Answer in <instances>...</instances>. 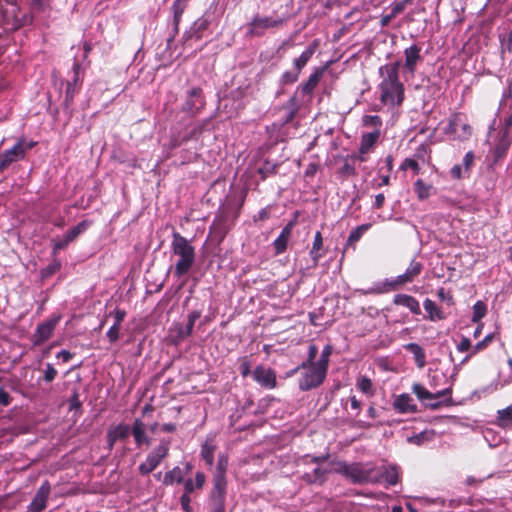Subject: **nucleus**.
<instances>
[{
	"label": "nucleus",
	"instance_id": "nucleus-52",
	"mask_svg": "<svg viewBox=\"0 0 512 512\" xmlns=\"http://www.w3.org/2000/svg\"><path fill=\"white\" fill-rule=\"evenodd\" d=\"M400 169H402V170L411 169L414 172V174H416V175L419 174V172H420V166H419L418 162L412 158H406L401 163Z\"/></svg>",
	"mask_w": 512,
	"mask_h": 512
},
{
	"label": "nucleus",
	"instance_id": "nucleus-29",
	"mask_svg": "<svg viewBox=\"0 0 512 512\" xmlns=\"http://www.w3.org/2000/svg\"><path fill=\"white\" fill-rule=\"evenodd\" d=\"M323 249V236L320 231H317L314 235V241L311 247V250L309 252L310 257L313 261V267L318 266V262L320 258L324 255V253H321V250Z\"/></svg>",
	"mask_w": 512,
	"mask_h": 512
},
{
	"label": "nucleus",
	"instance_id": "nucleus-34",
	"mask_svg": "<svg viewBox=\"0 0 512 512\" xmlns=\"http://www.w3.org/2000/svg\"><path fill=\"white\" fill-rule=\"evenodd\" d=\"M284 108L288 110V113L283 119L282 125H286L292 122L299 111V104L296 96L290 97L289 100L286 102Z\"/></svg>",
	"mask_w": 512,
	"mask_h": 512
},
{
	"label": "nucleus",
	"instance_id": "nucleus-30",
	"mask_svg": "<svg viewBox=\"0 0 512 512\" xmlns=\"http://www.w3.org/2000/svg\"><path fill=\"white\" fill-rule=\"evenodd\" d=\"M184 481V472L179 466L173 467L167 471L162 479L165 486H171L175 483L181 484Z\"/></svg>",
	"mask_w": 512,
	"mask_h": 512
},
{
	"label": "nucleus",
	"instance_id": "nucleus-3",
	"mask_svg": "<svg viewBox=\"0 0 512 512\" xmlns=\"http://www.w3.org/2000/svg\"><path fill=\"white\" fill-rule=\"evenodd\" d=\"M171 250L172 253L178 257L173 273L177 278H180L186 275L193 267L196 258L195 248L184 236L178 232H174Z\"/></svg>",
	"mask_w": 512,
	"mask_h": 512
},
{
	"label": "nucleus",
	"instance_id": "nucleus-1",
	"mask_svg": "<svg viewBox=\"0 0 512 512\" xmlns=\"http://www.w3.org/2000/svg\"><path fill=\"white\" fill-rule=\"evenodd\" d=\"M399 62L388 63L379 68L382 78L378 84L379 100L390 108L400 106L404 101V85L399 80Z\"/></svg>",
	"mask_w": 512,
	"mask_h": 512
},
{
	"label": "nucleus",
	"instance_id": "nucleus-33",
	"mask_svg": "<svg viewBox=\"0 0 512 512\" xmlns=\"http://www.w3.org/2000/svg\"><path fill=\"white\" fill-rule=\"evenodd\" d=\"M190 0H174L172 5L173 10V23L175 26L176 32L178 31V26L180 24L182 15L186 10L188 3Z\"/></svg>",
	"mask_w": 512,
	"mask_h": 512
},
{
	"label": "nucleus",
	"instance_id": "nucleus-45",
	"mask_svg": "<svg viewBox=\"0 0 512 512\" xmlns=\"http://www.w3.org/2000/svg\"><path fill=\"white\" fill-rule=\"evenodd\" d=\"M486 347H487V344H486L483 340H482V341H480V342H478V343H476L474 346H472V348H471V352H469L468 354H466V355L464 356V358H463V359H461V360H460V362H459L458 364H455V365H454V370H455V371H458V370H459V368H460L464 363H466V362L471 358V356H472V355H474V354L478 353L479 351L483 350V349H484V348H486Z\"/></svg>",
	"mask_w": 512,
	"mask_h": 512
},
{
	"label": "nucleus",
	"instance_id": "nucleus-50",
	"mask_svg": "<svg viewBox=\"0 0 512 512\" xmlns=\"http://www.w3.org/2000/svg\"><path fill=\"white\" fill-rule=\"evenodd\" d=\"M239 371L244 378L251 374V361L247 356L239 359Z\"/></svg>",
	"mask_w": 512,
	"mask_h": 512
},
{
	"label": "nucleus",
	"instance_id": "nucleus-49",
	"mask_svg": "<svg viewBox=\"0 0 512 512\" xmlns=\"http://www.w3.org/2000/svg\"><path fill=\"white\" fill-rule=\"evenodd\" d=\"M60 268H61V263L59 261L55 260L41 270V277L49 278L52 275H54L56 272H58L60 270Z\"/></svg>",
	"mask_w": 512,
	"mask_h": 512
},
{
	"label": "nucleus",
	"instance_id": "nucleus-11",
	"mask_svg": "<svg viewBox=\"0 0 512 512\" xmlns=\"http://www.w3.org/2000/svg\"><path fill=\"white\" fill-rule=\"evenodd\" d=\"M422 47L418 44H413L404 50V70L410 74H414L417 66L424 61V57L421 54Z\"/></svg>",
	"mask_w": 512,
	"mask_h": 512
},
{
	"label": "nucleus",
	"instance_id": "nucleus-8",
	"mask_svg": "<svg viewBox=\"0 0 512 512\" xmlns=\"http://www.w3.org/2000/svg\"><path fill=\"white\" fill-rule=\"evenodd\" d=\"M285 20L280 17L255 15L247 24L246 35L249 37H263L269 29H279Z\"/></svg>",
	"mask_w": 512,
	"mask_h": 512
},
{
	"label": "nucleus",
	"instance_id": "nucleus-20",
	"mask_svg": "<svg viewBox=\"0 0 512 512\" xmlns=\"http://www.w3.org/2000/svg\"><path fill=\"white\" fill-rule=\"evenodd\" d=\"M294 222L290 221L280 232L279 236L274 240L273 247L276 255L284 253L287 249L289 239L291 237Z\"/></svg>",
	"mask_w": 512,
	"mask_h": 512
},
{
	"label": "nucleus",
	"instance_id": "nucleus-19",
	"mask_svg": "<svg viewBox=\"0 0 512 512\" xmlns=\"http://www.w3.org/2000/svg\"><path fill=\"white\" fill-rule=\"evenodd\" d=\"M325 70L326 66L316 68L307 81L303 82L298 87V90H300L304 95H311L322 79Z\"/></svg>",
	"mask_w": 512,
	"mask_h": 512
},
{
	"label": "nucleus",
	"instance_id": "nucleus-21",
	"mask_svg": "<svg viewBox=\"0 0 512 512\" xmlns=\"http://www.w3.org/2000/svg\"><path fill=\"white\" fill-rule=\"evenodd\" d=\"M393 407L399 413L417 412V405L414 403L413 398L407 393L398 395L393 402Z\"/></svg>",
	"mask_w": 512,
	"mask_h": 512
},
{
	"label": "nucleus",
	"instance_id": "nucleus-56",
	"mask_svg": "<svg viewBox=\"0 0 512 512\" xmlns=\"http://www.w3.org/2000/svg\"><path fill=\"white\" fill-rule=\"evenodd\" d=\"M69 244L70 242L65 236H63L61 239L53 240V254H57L60 250L65 249Z\"/></svg>",
	"mask_w": 512,
	"mask_h": 512
},
{
	"label": "nucleus",
	"instance_id": "nucleus-43",
	"mask_svg": "<svg viewBox=\"0 0 512 512\" xmlns=\"http://www.w3.org/2000/svg\"><path fill=\"white\" fill-rule=\"evenodd\" d=\"M498 424L501 427H506L512 424V405L505 409L498 410L497 412Z\"/></svg>",
	"mask_w": 512,
	"mask_h": 512
},
{
	"label": "nucleus",
	"instance_id": "nucleus-38",
	"mask_svg": "<svg viewBox=\"0 0 512 512\" xmlns=\"http://www.w3.org/2000/svg\"><path fill=\"white\" fill-rule=\"evenodd\" d=\"M337 173L342 177H352L357 175L356 164L352 161V159L347 155L344 158L343 165L338 169Z\"/></svg>",
	"mask_w": 512,
	"mask_h": 512
},
{
	"label": "nucleus",
	"instance_id": "nucleus-63",
	"mask_svg": "<svg viewBox=\"0 0 512 512\" xmlns=\"http://www.w3.org/2000/svg\"><path fill=\"white\" fill-rule=\"evenodd\" d=\"M76 93V86L72 82L67 83L65 101L72 102Z\"/></svg>",
	"mask_w": 512,
	"mask_h": 512
},
{
	"label": "nucleus",
	"instance_id": "nucleus-53",
	"mask_svg": "<svg viewBox=\"0 0 512 512\" xmlns=\"http://www.w3.org/2000/svg\"><path fill=\"white\" fill-rule=\"evenodd\" d=\"M57 374H58V372L53 367V365L50 364V363H47L46 364V369L44 371V375L42 377V380L47 382V383H50V382H52L56 378Z\"/></svg>",
	"mask_w": 512,
	"mask_h": 512
},
{
	"label": "nucleus",
	"instance_id": "nucleus-46",
	"mask_svg": "<svg viewBox=\"0 0 512 512\" xmlns=\"http://www.w3.org/2000/svg\"><path fill=\"white\" fill-rule=\"evenodd\" d=\"M332 352H333L332 345H330V344L326 345L324 347V349L322 350V353H321L319 359H317V364L321 365L322 367H324L328 370L330 356L332 355Z\"/></svg>",
	"mask_w": 512,
	"mask_h": 512
},
{
	"label": "nucleus",
	"instance_id": "nucleus-25",
	"mask_svg": "<svg viewBox=\"0 0 512 512\" xmlns=\"http://www.w3.org/2000/svg\"><path fill=\"white\" fill-rule=\"evenodd\" d=\"M394 304L407 307L413 314H421V308L419 302L410 295L397 294L393 300Z\"/></svg>",
	"mask_w": 512,
	"mask_h": 512
},
{
	"label": "nucleus",
	"instance_id": "nucleus-51",
	"mask_svg": "<svg viewBox=\"0 0 512 512\" xmlns=\"http://www.w3.org/2000/svg\"><path fill=\"white\" fill-rule=\"evenodd\" d=\"M318 354V347L315 344H310L308 347L307 359L301 364L315 365L317 363L316 357Z\"/></svg>",
	"mask_w": 512,
	"mask_h": 512
},
{
	"label": "nucleus",
	"instance_id": "nucleus-26",
	"mask_svg": "<svg viewBox=\"0 0 512 512\" xmlns=\"http://www.w3.org/2000/svg\"><path fill=\"white\" fill-rule=\"evenodd\" d=\"M413 393L417 396V398L424 404L427 400H437L440 397L444 396L448 389H444L443 391H438L436 393H431L421 384H414L412 387Z\"/></svg>",
	"mask_w": 512,
	"mask_h": 512
},
{
	"label": "nucleus",
	"instance_id": "nucleus-41",
	"mask_svg": "<svg viewBox=\"0 0 512 512\" xmlns=\"http://www.w3.org/2000/svg\"><path fill=\"white\" fill-rule=\"evenodd\" d=\"M424 309L425 311L428 313V317L431 319V320H436V319H443L444 316L442 315V312L440 311V309L438 308V306L436 305V303L430 299H426L424 301Z\"/></svg>",
	"mask_w": 512,
	"mask_h": 512
},
{
	"label": "nucleus",
	"instance_id": "nucleus-5",
	"mask_svg": "<svg viewBox=\"0 0 512 512\" xmlns=\"http://www.w3.org/2000/svg\"><path fill=\"white\" fill-rule=\"evenodd\" d=\"M296 373H300L298 388L306 392L320 387L327 377L328 370L317 363L315 365L300 364L289 371L287 376L290 377Z\"/></svg>",
	"mask_w": 512,
	"mask_h": 512
},
{
	"label": "nucleus",
	"instance_id": "nucleus-28",
	"mask_svg": "<svg viewBox=\"0 0 512 512\" xmlns=\"http://www.w3.org/2000/svg\"><path fill=\"white\" fill-rule=\"evenodd\" d=\"M510 145H511V140L509 138V130H508V128H506L505 131L502 133V135H501L500 139L498 140L496 147L494 149L495 161H498L505 156Z\"/></svg>",
	"mask_w": 512,
	"mask_h": 512
},
{
	"label": "nucleus",
	"instance_id": "nucleus-27",
	"mask_svg": "<svg viewBox=\"0 0 512 512\" xmlns=\"http://www.w3.org/2000/svg\"><path fill=\"white\" fill-rule=\"evenodd\" d=\"M381 136V131H372L363 133L360 140V148L362 154H368L374 145L378 142Z\"/></svg>",
	"mask_w": 512,
	"mask_h": 512
},
{
	"label": "nucleus",
	"instance_id": "nucleus-31",
	"mask_svg": "<svg viewBox=\"0 0 512 512\" xmlns=\"http://www.w3.org/2000/svg\"><path fill=\"white\" fill-rule=\"evenodd\" d=\"M404 348L414 356V360L419 368L426 365V355L423 348L417 343H408Z\"/></svg>",
	"mask_w": 512,
	"mask_h": 512
},
{
	"label": "nucleus",
	"instance_id": "nucleus-9",
	"mask_svg": "<svg viewBox=\"0 0 512 512\" xmlns=\"http://www.w3.org/2000/svg\"><path fill=\"white\" fill-rule=\"evenodd\" d=\"M51 492L49 481H44L38 488L31 503L27 506L25 512H42L47 507V501Z\"/></svg>",
	"mask_w": 512,
	"mask_h": 512
},
{
	"label": "nucleus",
	"instance_id": "nucleus-7",
	"mask_svg": "<svg viewBox=\"0 0 512 512\" xmlns=\"http://www.w3.org/2000/svg\"><path fill=\"white\" fill-rule=\"evenodd\" d=\"M171 441L161 439L159 444L148 453L146 460L138 466L141 475H148L153 472L162 461L169 455Z\"/></svg>",
	"mask_w": 512,
	"mask_h": 512
},
{
	"label": "nucleus",
	"instance_id": "nucleus-37",
	"mask_svg": "<svg viewBox=\"0 0 512 512\" xmlns=\"http://www.w3.org/2000/svg\"><path fill=\"white\" fill-rule=\"evenodd\" d=\"M356 387L358 390L368 396H373L375 393L372 380L366 375H361L357 378Z\"/></svg>",
	"mask_w": 512,
	"mask_h": 512
},
{
	"label": "nucleus",
	"instance_id": "nucleus-48",
	"mask_svg": "<svg viewBox=\"0 0 512 512\" xmlns=\"http://www.w3.org/2000/svg\"><path fill=\"white\" fill-rule=\"evenodd\" d=\"M486 305L482 301H477L473 306V322H479L486 314Z\"/></svg>",
	"mask_w": 512,
	"mask_h": 512
},
{
	"label": "nucleus",
	"instance_id": "nucleus-62",
	"mask_svg": "<svg viewBox=\"0 0 512 512\" xmlns=\"http://www.w3.org/2000/svg\"><path fill=\"white\" fill-rule=\"evenodd\" d=\"M111 315L114 317V324L120 325L123 322L124 318L126 317V312L124 310L116 308Z\"/></svg>",
	"mask_w": 512,
	"mask_h": 512
},
{
	"label": "nucleus",
	"instance_id": "nucleus-18",
	"mask_svg": "<svg viewBox=\"0 0 512 512\" xmlns=\"http://www.w3.org/2000/svg\"><path fill=\"white\" fill-rule=\"evenodd\" d=\"M130 433H132L137 447L151 444V439L146 434V425L142 420H134L132 427H130Z\"/></svg>",
	"mask_w": 512,
	"mask_h": 512
},
{
	"label": "nucleus",
	"instance_id": "nucleus-47",
	"mask_svg": "<svg viewBox=\"0 0 512 512\" xmlns=\"http://www.w3.org/2000/svg\"><path fill=\"white\" fill-rule=\"evenodd\" d=\"M300 73L295 69L290 71H285L280 78V82L282 85H291L295 83L299 79Z\"/></svg>",
	"mask_w": 512,
	"mask_h": 512
},
{
	"label": "nucleus",
	"instance_id": "nucleus-4",
	"mask_svg": "<svg viewBox=\"0 0 512 512\" xmlns=\"http://www.w3.org/2000/svg\"><path fill=\"white\" fill-rule=\"evenodd\" d=\"M333 471L349 479L354 484H376L374 464L372 463H351L337 461L334 463Z\"/></svg>",
	"mask_w": 512,
	"mask_h": 512
},
{
	"label": "nucleus",
	"instance_id": "nucleus-17",
	"mask_svg": "<svg viewBox=\"0 0 512 512\" xmlns=\"http://www.w3.org/2000/svg\"><path fill=\"white\" fill-rule=\"evenodd\" d=\"M329 471L316 465L311 470L299 471L301 473L300 478L307 484H323L326 481V475Z\"/></svg>",
	"mask_w": 512,
	"mask_h": 512
},
{
	"label": "nucleus",
	"instance_id": "nucleus-12",
	"mask_svg": "<svg viewBox=\"0 0 512 512\" xmlns=\"http://www.w3.org/2000/svg\"><path fill=\"white\" fill-rule=\"evenodd\" d=\"M472 134V129L466 121L465 116L461 114L454 115L450 120V135L455 139L467 140Z\"/></svg>",
	"mask_w": 512,
	"mask_h": 512
},
{
	"label": "nucleus",
	"instance_id": "nucleus-13",
	"mask_svg": "<svg viewBox=\"0 0 512 512\" xmlns=\"http://www.w3.org/2000/svg\"><path fill=\"white\" fill-rule=\"evenodd\" d=\"M205 106L203 91L200 87H194L188 91V98L183 106V110L187 113L197 114Z\"/></svg>",
	"mask_w": 512,
	"mask_h": 512
},
{
	"label": "nucleus",
	"instance_id": "nucleus-23",
	"mask_svg": "<svg viewBox=\"0 0 512 512\" xmlns=\"http://www.w3.org/2000/svg\"><path fill=\"white\" fill-rule=\"evenodd\" d=\"M318 41L314 40L312 41L308 47L301 53V55L294 59V69L298 71L301 74L302 69L307 65V63L310 61L314 53L316 52V49L318 48Z\"/></svg>",
	"mask_w": 512,
	"mask_h": 512
},
{
	"label": "nucleus",
	"instance_id": "nucleus-54",
	"mask_svg": "<svg viewBox=\"0 0 512 512\" xmlns=\"http://www.w3.org/2000/svg\"><path fill=\"white\" fill-rule=\"evenodd\" d=\"M120 325L113 324L107 331L106 336L110 343H115L119 339Z\"/></svg>",
	"mask_w": 512,
	"mask_h": 512
},
{
	"label": "nucleus",
	"instance_id": "nucleus-16",
	"mask_svg": "<svg viewBox=\"0 0 512 512\" xmlns=\"http://www.w3.org/2000/svg\"><path fill=\"white\" fill-rule=\"evenodd\" d=\"M130 435V426L128 424H118L111 426L107 431V444L109 450H112L115 443L119 440H125Z\"/></svg>",
	"mask_w": 512,
	"mask_h": 512
},
{
	"label": "nucleus",
	"instance_id": "nucleus-15",
	"mask_svg": "<svg viewBox=\"0 0 512 512\" xmlns=\"http://www.w3.org/2000/svg\"><path fill=\"white\" fill-rule=\"evenodd\" d=\"M25 159L21 145L18 142L15 145L0 154V173L8 169L13 163Z\"/></svg>",
	"mask_w": 512,
	"mask_h": 512
},
{
	"label": "nucleus",
	"instance_id": "nucleus-64",
	"mask_svg": "<svg viewBox=\"0 0 512 512\" xmlns=\"http://www.w3.org/2000/svg\"><path fill=\"white\" fill-rule=\"evenodd\" d=\"M194 481V484L196 486L197 489H202L205 482H206V476L203 472L201 471H198L196 474H195V479L193 480Z\"/></svg>",
	"mask_w": 512,
	"mask_h": 512
},
{
	"label": "nucleus",
	"instance_id": "nucleus-40",
	"mask_svg": "<svg viewBox=\"0 0 512 512\" xmlns=\"http://www.w3.org/2000/svg\"><path fill=\"white\" fill-rule=\"evenodd\" d=\"M362 125L367 128H372L373 131H381L383 122L378 115H364L362 117Z\"/></svg>",
	"mask_w": 512,
	"mask_h": 512
},
{
	"label": "nucleus",
	"instance_id": "nucleus-44",
	"mask_svg": "<svg viewBox=\"0 0 512 512\" xmlns=\"http://www.w3.org/2000/svg\"><path fill=\"white\" fill-rule=\"evenodd\" d=\"M329 458V454H324L320 456H310V455H304L301 457L298 461V465H305L309 466L310 464H316L318 466H321V463L327 461Z\"/></svg>",
	"mask_w": 512,
	"mask_h": 512
},
{
	"label": "nucleus",
	"instance_id": "nucleus-58",
	"mask_svg": "<svg viewBox=\"0 0 512 512\" xmlns=\"http://www.w3.org/2000/svg\"><path fill=\"white\" fill-rule=\"evenodd\" d=\"M17 142L21 145L25 156L29 150L37 145L36 141H27L24 137L19 138Z\"/></svg>",
	"mask_w": 512,
	"mask_h": 512
},
{
	"label": "nucleus",
	"instance_id": "nucleus-59",
	"mask_svg": "<svg viewBox=\"0 0 512 512\" xmlns=\"http://www.w3.org/2000/svg\"><path fill=\"white\" fill-rule=\"evenodd\" d=\"M182 483H184V492L182 495L190 496L191 494L197 489L193 479L188 478L184 480Z\"/></svg>",
	"mask_w": 512,
	"mask_h": 512
},
{
	"label": "nucleus",
	"instance_id": "nucleus-36",
	"mask_svg": "<svg viewBox=\"0 0 512 512\" xmlns=\"http://www.w3.org/2000/svg\"><path fill=\"white\" fill-rule=\"evenodd\" d=\"M92 224V221L83 220L79 222L76 226L70 229L64 236L71 243L73 242L80 234L85 232Z\"/></svg>",
	"mask_w": 512,
	"mask_h": 512
},
{
	"label": "nucleus",
	"instance_id": "nucleus-61",
	"mask_svg": "<svg viewBox=\"0 0 512 512\" xmlns=\"http://www.w3.org/2000/svg\"><path fill=\"white\" fill-rule=\"evenodd\" d=\"M181 508L184 512H193V508L191 506V497L186 495H181L180 497Z\"/></svg>",
	"mask_w": 512,
	"mask_h": 512
},
{
	"label": "nucleus",
	"instance_id": "nucleus-22",
	"mask_svg": "<svg viewBox=\"0 0 512 512\" xmlns=\"http://www.w3.org/2000/svg\"><path fill=\"white\" fill-rule=\"evenodd\" d=\"M217 449V444L215 441L214 435H208L206 440L201 445L200 455L202 459L205 461L208 467H212L214 464V453Z\"/></svg>",
	"mask_w": 512,
	"mask_h": 512
},
{
	"label": "nucleus",
	"instance_id": "nucleus-42",
	"mask_svg": "<svg viewBox=\"0 0 512 512\" xmlns=\"http://www.w3.org/2000/svg\"><path fill=\"white\" fill-rule=\"evenodd\" d=\"M431 185L426 184L422 179H418L414 183V191L419 200H425L430 195Z\"/></svg>",
	"mask_w": 512,
	"mask_h": 512
},
{
	"label": "nucleus",
	"instance_id": "nucleus-35",
	"mask_svg": "<svg viewBox=\"0 0 512 512\" xmlns=\"http://www.w3.org/2000/svg\"><path fill=\"white\" fill-rule=\"evenodd\" d=\"M279 165L266 159L263 164L258 168L257 173L260 175L261 180H265L270 176L278 173Z\"/></svg>",
	"mask_w": 512,
	"mask_h": 512
},
{
	"label": "nucleus",
	"instance_id": "nucleus-57",
	"mask_svg": "<svg viewBox=\"0 0 512 512\" xmlns=\"http://www.w3.org/2000/svg\"><path fill=\"white\" fill-rule=\"evenodd\" d=\"M12 403V397L9 393L3 388L0 387V406L7 407Z\"/></svg>",
	"mask_w": 512,
	"mask_h": 512
},
{
	"label": "nucleus",
	"instance_id": "nucleus-2",
	"mask_svg": "<svg viewBox=\"0 0 512 512\" xmlns=\"http://www.w3.org/2000/svg\"><path fill=\"white\" fill-rule=\"evenodd\" d=\"M228 456L220 453L213 474L212 489L208 497L209 512H226Z\"/></svg>",
	"mask_w": 512,
	"mask_h": 512
},
{
	"label": "nucleus",
	"instance_id": "nucleus-24",
	"mask_svg": "<svg viewBox=\"0 0 512 512\" xmlns=\"http://www.w3.org/2000/svg\"><path fill=\"white\" fill-rule=\"evenodd\" d=\"M57 320H49L42 324H40L35 333V343L41 344L49 340L53 334V331L55 329Z\"/></svg>",
	"mask_w": 512,
	"mask_h": 512
},
{
	"label": "nucleus",
	"instance_id": "nucleus-32",
	"mask_svg": "<svg viewBox=\"0 0 512 512\" xmlns=\"http://www.w3.org/2000/svg\"><path fill=\"white\" fill-rule=\"evenodd\" d=\"M372 227L371 223H365L354 228L346 241V247H353L355 249L356 243L361 239L365 232H367Z\"/></svg>",
	"mask_w": 512,
	"mask_h": 512
},
{
	"label": "nucleus",
	"instance_id": "nucleus-14",
	"mask_svg": "<svg viewBox=\"0 0 512 512\" xmlns=\"http://www.w3.org/2000/svg\"><path fill=\"white\" fill-rule=\"evenodd\" d=\"M375 476L378 479L377 483L385 481L388 485L394 486L399 482L400 472L397 465H384L376 467L374 465Z\"/></svg>",
	"mask_w": 512,
	"mask_h": 512
},
{
	"label": "nucleus",
	"instance_id": "nucleus-39",
	"mask_svg": "<svg viewBox=\"0 0 512 512\" xmlns=\"http://www.w3.org/2000/svg\"><path fill=\"white\" fill-rule=\"evenodd\" d=\"M210 22L205 17L198 18L192 26L193 35L196 40H200L203 36V33L208 29Z\"/></svg>",
	"mask_w": 512,
	"mask_h": 512
},
{
	"label": "nucleus",
	"instance_id": "nucleus-55",
	"mask_svg": "<svg viewBox=\"0 0 512 512\" xmlns=\"http://www.w3.org/2000/svg\"><path fill=\"white\" fill-rule=\"evenodd\" d=\"M475 155L469 151L465 154L463 159L464 174H470L471 167L474 163Z\"/></svg>",
	"mask_w": 512,
	"mask_h": 512
},
{
	"label": "nucleus",
	"instance_id": "nucleus-60",
	"mask_svg": "<svg viewBox=\"0 0 512 512\" xmlns=\"http://www.w3.org/2000/svg\"><path fill=\"white\" fill-rule=\"evenodd\" d=\"M471 348V341L466 337H463L461 341L457 344V351L459 352H471Z\"/></svg>",
	"mask_w": 512,
	"mask_h": 512
},
{
	"label": "nucleus",
	"instance_id": "nucleus-6",
	"mask_svg": "<svg viewBox=\"0 0 512 512\" xmlns=\"http://www.w3.org/2000/svg\"><path fill=\"white\" fill-rule=\"evenodd\" d=\"M422 269V263L413 259L403 274L398 275L393 279H386L381 284H378L373 289V291L379 294L396 291L403 285L413 282L415 278L421 273Z\"/></svg>",
	"mask_w": 512,
	"mask_h": 512
},
{
	"label": "nucleus",
	"instance_id": "nucleus-10",
	"mask_svg": "<svg viewBox=\"0 0 512 512\" xmlns=\"http://www.w3.org/2000/svg\"><path fill=\"white\" fill-rule=\"evenodd\" d=\"M253 379L266 389H274L277 386L276 372L272 368L258 365L252 372Z\"/></svg>",
	"mask_w": 512,
	"mask_h": 512
}]
</instances>
